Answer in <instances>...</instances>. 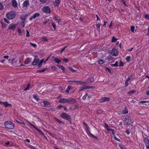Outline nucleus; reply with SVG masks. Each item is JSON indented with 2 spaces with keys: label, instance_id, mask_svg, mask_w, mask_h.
I'll return each instance as SVG.
<instances>
[{
  "label": "nucleus",
  "instance_id": "obj_31",
  "mask_svg": "<svg viewBox=\"0 0 149 149\" xmlns=\"http://www.w3.org/2000/svg\"><path fill=\"white\" fill-rule=\"evenodd\" d=\"M44 62V59H42L41 60L40 62L39 63L38 65V67H40L42 65V64Z\"/></svg>",
  "mask_w": 149,
  "mask_h": 149
},
{
  "label": "nucleus",
  "instance_id": "obj_32",
  "mask_svg": "<svg viewBox=\"0 0 149 149\" xmlns=\"http://www.w3.org/2000/svg\"><path fill=\"white\" fill-rule=\"evenodd\" d=\"M18 34L19 36H21L22 34V33L20 28H18L17 29Z\"/></svg>",
  "mask_w": 149,
  "mask_h": 149
},
{
  "label": "nucleus",
  "instance_id": "obj_58",
  "mask_svg": "<svg viewBox=\"0 0 149 149\" xmlns=\"http://www.w3.org/2000/svg\"><path fill=\"white\" fill-rule=\"evenodd\" d=\"M111 132L112 133V134H113V136H114L115 134L114 130L112 129L111 131Z\"/></svg>",
  "mask_w": 149,
  "mask_h": 149
},
{
  "label": "nucleus",
  "instance_id": "obj_52",
  "mask_svg": "<svg viewBox=\"0 0 149 149\" xmlns=\"http://www.w3.org/2000/svg\"><path fill=\"white\" fill-rule=\"evenodd\" d=\"M126 60L127 61H130V56H127L126 58Z\"/></svg>",
  "mask_w": 149,
  "mask_h": 149
},
{
  "label": "nucleus",
  "instance_id": "obj_27",
  "mask_svg": "<svg viewBox=\"0 0 149 149\" xmlns=\"http://www.w3.org/2000/svg\"><path fill=\"white\" fill-rule=\"evenodd\" d=\"M88 83H92L94 81V79L92 78L91 77L88 79Z\"/></svg>",
  "mask_w": 149,
  "mask_h": 149
},
{
  "label": "nucleus",
  "instance_id": "obj_38",
  "mask_svg": "<svg viewBox=\"0 0 149 149\" xmlns=\"http://www.w3.org/2000/svg\"><path fill=\"white\" fill-rule=\"evenodd\" d=\"M117 40V39L114 37H113L112 39L111 42H115Z\"/></svg>",
  "mask_w": 149,
  "mask_h": 149
},
{
  "label": "nucleus",
  "instance_id": "obj_51",
  "mask_svg": "<svg viewBox=\"0 0 149 149\" xmlns=\"http://www.w3.org/2000/svg\"><path fill=\"white\" fill-rule=\"evenodd\" d=\"M129 79H128L126 81L125 83V86H128V82L129 81Z\"/></svg>",
  "mask_w": 149,
  "mask_h": 149
},
{
  "label": "nucleus",
  "instance_id": "obj_4",
  "mask_svg": "<svg viewBox=\"0 0 149 149\" xmlns=\"http://www.w3.org/2000/svg\"><path fill=\"white\" fill-rule=\"evenodd\" d=\"M68 82L71 83L72 84L77 85H80L84 83V82L81 81L77 80H69Z\"/></svg>",
  "mask_w": 149,
  "mask_h": 149
},
{
  "label": "nucleus",
  "instance_id": "obj_55",
  "mask_svg": "<svg viewBox=\"0 0 149 149\" xmlns=\"http://www.w3.org/2000/svg\"><path fill=\"white\" fill-rule=\"evenodd\" d=\"M124 65L123 63L122 62H121V61L120 62L119 65V66H122Z\"/></svg>",
  "mask_w": 149,
  "mask_h": 149
},
{
  "label": "nucleus",
  "instance_id": "obj_40",
  "mask_svg": "<svg viewBox=\"0 0 149 149\" xmlns=\"http://www.w3.org/2000/svg\"><path fill=\"white\" fill-rule=\"evenodd\" d=\"M42 40L43 41H47L48 40L47 38L45 37H43L42 38Z\"/></svg>",
  "mask_w": 149,
  "mask_h": 149
},
{
  "label": "nucleus",
  "instance_id": "obj_37",
  "mask_svg": "<svg viewBox=\"0 0 149 149\" xmlns=\"http://www.w3.org/2000/svg\"><path fill=\"white\" fill-rule=\"evenodd\" d=\"M43 103L45 105L48 106L50 104L47 101H44Z\"/></svg>",
  "mask_w": 149,
  "mask_h": 149
},
{
  "label": "nucleus",
  "instance_id": "obj_7",
  "mask_svg": "<svg viewBox=\"0 0 149 149\" xmlns=\"http://www.w3.org/2000/svg\"><path fill=\"white\" fill-rule=\"evenodd\" d=\"M76 102V100L72 98H67V102L70 104H72L75 103Z\"/></svg>",
  "mask_w": 149,
  "mask_h": 149
},
{
  "label": "nucleus",
  "instance_id": "obj_16",
  "mask_svg": "<svg viewBox=\"0 0 149 149\" xmlns=\"http://www.w3.org/2000/svg\"><path fill=\"white\" fill-rule=\"evenodd\" d=\"M39 61V59L38 58H36L32 63V64L33 65H36Z\"/></svg>",
  "mask_w": 149,
  "mask_h": 149
},
{
  "label": "nucleus",
  "instance_id": "obj_49",
  "mask_svg": "<svg viewBox=\"0 0 149 149\" xmlns=\"http://www.w3.org/2000/svg\"><path fill=\"white\" fill-rule=\"evenodd\" d=\"M3 20L4 21V22H6L7 23H10V22L9 21H8L6 18H4L3 19Z\"/></svg>",
  "mask_w": 149,
  "mask_h": 149
},
{
  "label": "nucleus",
  "instance_id": "obj_46",
  "mask_svg": "<svg viewBox=\"0 0 149 149\" xmlns=\"http://www.w3.org/2000/svg\"><path fill=\"white\" fill-rule=\"evenodd\" d=\"M30 86V84H28V86H27V87L24 89V91H26V90H28Z\"/></svg>",
  "mask_w": 149,
  "mask_h": 149
},
{
  "label": "nucleus",
  "instance_id": "obj_13",
  "mask_svg": "<svg viewBox=\"0 0 149 149\" xmlns=\"http://www.w3.org/2000/svg\"><path fill=\"white\" fill-rule=\"evenodd\" d=\"M16 27V24H12L10 25L8 27V29L10 30V29H12L14 31Z\"/></svg>",
  "mask_w": 149,
  "mask_h": 149
},
{
  "label": "nucleus",
  "instance_id": "obj_61",
  "mask_svg": "<svg viewBox=\"0 0 149 149\" xmlns=\"http://www.w3.org/2000/svg\"><path fill=\"white\" fill-rule=\"evenodd\" d=\"M114 138L115 139H116V140H117L118 141H120V139H119L117 138L115 136H114Z\"/></svg>",
  "mask_w": 149,
  "mask_h": 149
},
{
  "label": "nucleus",
  "instance_id": "obj_25",
  "mask_svg": "<svg viewBox=\"0 0 149 149\" xmlns=\"http://www.w3.org/2000/svg\"><path fill=\"white\" fill-rule=\"evenodd\" d=\"M60 3L59 0H55L54 3V4L55 6H58Z\"/></svg>",
  "mask_w": 149,
  "mask_h": 149
},
{
  "label": "nucleus",
  "instance_id": "obj_20",
  "mask_svg": "<svg viewBox=\"0 0 149 149\" xmlns=\"http://www.w3.org/2000/svg\"><path fill=\"white\" fill-rule=\"evenodd\" d=\"M83 124L84 125V128H85V129H87V130L89 132L90 128H89L88 125L85 122H84Z\"/></svg>",
  "mask_w": 149,
  "mask_h": 149
},
{
  "label": "nucleus",
  "instance_id": "obj_36",
  "mask_svg": "<svg viewBox=\"0 0 149 149\" xmlns=\"http://www.w3.org/2000/svg\"><path fill=\"white\" fill-rule=\"evenodd\" d=\"M33 97L37 101H38L39 100V98L37 97L36 95H33Z\"/></svg>",
  "mask_w": 149,
  "mask_h": 149
},
{
  "label": "nucleus",
  "instance_id": "obj_10",
  "mask_svg": "<svg viewBox=\"0 0 149 149\" xmlns=\"http://www.w3.org/2000/svg\"><path fill=\"white\" fill-rule=\"evenodd\" d=\"M110 100L109 98L108 97H104L100 100V101L101 102H106V101H109Z\"/></svg>",
  "mask_w": 149,
  "mask_h": 149
},
{
  "label": "nucleus",
  "instance_id": "obj_59",
  "mask_svg": "<svg viewBox=\"0 0 149 149\" xmlns=\"http://www.w3.org/2000/svg\"><path fill=\"white\" fill-rule=\"evenodd\" d=\"M63 107V106L61 105H60L58 106L57 108L58 109H61V108Z\"/></svg>",
  "mask_w": 149,
  "mask_h": 149
},
{
  "label": "nucleus",
  "instance_id": "obj_50",
  "mask_svg": "<svg viewBox=\"0 0 149 149\" xmlns=\"http://www.w3.org/2000/svg\"><path fill=\"white\" fill-rule=\"evenodd\" d=\"M135 92H136L135 91L132 90V91H130L128 93L132 94L134 93H135Z\"/></svg>",
  "mask_w": 149,
  "mask_h": 149
},
{
  "label": "nucleus",
  "instance_id": "obj_2",
  "mask_svg": "<svg viewBox=\"0 0 149 149\" xmlns=\"http://www.w3.org/2000/svg\"><path fill=\"white\" fill-rule=\"evenodd\" d=\"M15 16V13L14 12H11L6 14V17L7 18L11 20L14 18Z\"/></svg>",
  "mask_w": 149,
  "mask_h": 149
},
{
  "label": "nucleus",
  "instance_id": "obj_60",
  "mask_svg": "<svg viewBox=\"0 0 149 149\" xmlns=\"http://www.w3.org/2000/svg\"><path fill=\"white\" fill-rule=\"evenodd\" d=\"M26 36L27 37H29V32L27 30H26Z\"/></svg>",
  "mask_w": 149,
  "mask_h": 149
},
{
  "label": "nucleus",
  "instance_id": "obj_9",
  "mask_svg": "<svg viewBox=\"0 0 149 149\" xmlns=\"http://www.w3.org/2000/svg\"><path fill=\"white\" fill-rule=\"evenodd\" d=\"M40 15V14L38 13H35L32 17L29 18V20L31 21L33 19H35L37 17H38Z\"/></svg>",
  "mask_w": 149,
  "mask_h": 149
},
{
  "label": "nucleus",
  "instance_id": "obj_29",
  "mask_svg": "<svg viewBox=\"0 0 149 149\" xmlns=\"http://www.w3.org/2000/svg\"><path fill=\"white\" fill-rule=\"evenodd\" d=\"M118 65V63L117 61L114 64H111L110 65L111 66L116 67Z\"/></svg>",
  "mask_w": 149,
  "mask_h": 149
},
{
  "label": "nucleus",
  "instance_id": "obj_23",
  "mask_svg": "<svg viewBox=\"0 0 149 149\" xmlns=\"http://www.w3.org/2000/svg\"><path fill=\"white\" fill-rule=\"evenodd\" d=\"M54 60L56 63H59L61 61L57 58H55Z\"/></svg>",
  "mask_w": 149,
  "mask_h": 149
},
{
  "label": "nucleus",
  "instance_id": "obj_35",
  "mask_svg": "<svg viewBox=\"0 0 149 149\" xmlns=\"http://www.w3.org/2000/svg\"><path fill=\"white\" fill-rule=\"evenodd\" d=\"M144 141L146 143H148V139L147 138L145 137L144 138Z\"/></svg>",
  "mask_w": 149,
  "mask_h": 149
},
{
  "label": "nucleus",
  "instance_id": "obj_33",
  "mask_svg": "<svg viewBox=\"0 0 149 149\" xmlns=\"http://www.w3.org/2000/svg\"><path fill=\"white\" fill-rule=\"evenodd\" d=\"M104 62V61L103 60H100L98 62V63L100 64H103Z\"/></svg>",
  "mask_w": 149,
  "mask_h": 149
},
{
  "label": "nucleus",
  "instance_id": "obj_17",
  "mask_svg": "<svg viewBox=\"0 0 149 149\" xmlns=\"http://www.w3.org/2000/svg\"><path fill=\"white\" fill-rule=\"evenodd\" d=\"M31 62V60L30 58H28L25 61L24 64L26 65H29Z\"/></svg>",
  "mask_w": 149,
  "mask_h": 149
},
{
  "label": "nucleus",
  "instance_id": "obj_47",
  "mask_svg": "<svg viewBox=\"0 0 149 149\" xmlns=\"http://www.w3.org/2000/svg\"><path fill=\"white\" fill-rule=\"evenodd\" d=\"M3 8V4L0 3V10H2Z\"/></svg>",
  "mask_w": 149,
  "mask_h": 149
},
{
  "label": "nucleus",
  "instance_id": "obj_41",
  "mask_svg": "<svg viewBox=\"0 0 149 149\" xmlns=\"http://www.w3.org/2000/svg\"><path fill=\"white\" fill-rule=\"evenodd\" d=\"M54 119L57 122H58L59 124H61L62 123V122L60 121L59 120H58L57 118H56L54 117Z\"/></svg>",
  "mask_w": 149,
  "mask_h": 149
},
{
  "label": "nucleus",
  "instance_id": "obj_64",
  "mask_svg": "<svg viewBox=\"0 0 149 149\" xmlns=\"http://www.w3.org/2000/svg\"><path fill=\"white\" fill-rule=\"evenodd\" d=\"M146 146L147 148H149V144L148 143H146Z\"/></svg>",
  "mask_w": 149,
  "mask_h": 149
},
{
  "label": "nucleus",
  "instance_id": "obj_39",
  "mask_svg": "<svg viewBox=\"0 0 149 149\" xmlns=\"http://www.w3.org/2000/svg\"><path fill=\"white\" fill-rule=\"evenodd\" d=\"M68 68L72 72H76L77 71V70H74L71 67H68Z\"/></svg>",
  "mask_w": 149,
  "mask_h": 149
},
{
  "label": "nucleus",
  "instance_id": "obj_21",
  "mask_svg": "<svg viewBox=\"0 0 149 149\" xmlns=\"http://www.w3.org/2000/svg\"><path fill=\"white\" fill-rule=\"evenodd\" d=\"M125 124H130L132 123L131 120L129 119L125 118Z\"/></svg>",
  "mask_w": 149,
  "mask_h": 149
},
{
  "label": "nucleus",
  "instance_id": "obj_56",
  "mask_svg": "<svg viewBox=\"0 0 149 149\" xmlns=\"http://www.w3.org/2000/svg\"><path fill=\"white\" fill-rule=\"evenodd\" d=\"M30 44L31 45V46H32L34 47H36L37 46L35 44L32 43H30Z\"/></svg>",
  "mask_w": 149,
  "mask_h": 149
},
{
  "label": "nucleus",
  "instance_id": "obj_15",
  "mask_svg": "<svg viewBox=\"0 0 149 149\" xmlns=\"http://www.w3.org/2000/svg\"><path fill=\"white\" fill-rule=\"evenodd\" d=\"M91 88V86H83L80 88L79 91H81L84 89H89Z\"/></svg>",
  "mask_w": 149,
  "mask_h": 149
},
{
  "label": "nucleus",
  "instance_id": "obj_24",
  "mask_svg": "<svg viewBox=\"0 0 149 149\" xmlns=\"http://www.w3.org/2000/svg\"><path fill=\"white\" fill-rule=\"evenodd\" d=\"M29 4V2L28 1H25L23 3V6L24 7H27Z\"/></svg>",
  "mask_w": 149,
  "mask_h": 149
},
{
  "label": "nucleus",
  "instance_id": "obj_3",
  "mask_svg": "<svg viewBox=\"0 0 149 149\" xmlns=\"http://www.w3.org/2000/svg\"><path fill=\"white\" fill-rule=\"evenodd\" d=\"M109 52L112 56H116L118 54V51L116 49L113 48L111 50L109 51Z\"/></svg>",
  "mask_w": 149,
  "mask_h": 149
},
{
  "label": "nucleus",
  "instance_id": "obj_5",
  "mask_svg": "<svg viewBox=\"0 0 149 149\" xmlns=\"http://www.w3.org/2000/svg\"><path fill=\"white\" fill-rule=\"evenodd\" d=\"M60 116L63 118L68 120H70L71 119L70 116L64 113H61L60 114Z\"/></svg>",
  "mask_w": 149,
  "mask_h": 149
},
{
  "label": "nucleus",
  "instance_id": "obj_44",
  "mask_svg": "<svg viewBox=\"0 0 149 149\" xmlns=\"http://www.w3.org/2000/svg\"><path fill=\"white\" fill-rule=\"evenodd\" d=\"M145 17L146 19L149 20V15L146 14L145 15Z\"/></svg>",
  "mask_w": 149,
  "mask_h": 149
},
{
  "label": "nucleus",
  "instance_id": "obj_43",
  "mask_svg": "<svg viewBox=\"0 0 149 149\" xmlns=\"http://www.w3.org/2000/svg\"><path fill=\"white\" fill-rule=\"evenodd\" d=\"M51 68L54 71H56L57 68L54 66H52Z\"/></svg>",
  "mask_w": 149,
  "mask_h": 149
},
{
  "label": "nucleus",
  "instance_id": "obj_34",
  "mask_svg": "<svg viewBox=\"0 0 149 149\" xmlns=\"http://www.w3.org/2000/svg\"><path fill=\"white\" fill-rule=\"evenodd\" d=\"M1 24L2 28L3 29L5 28L6 26V24L3 23V22H1Z\"/></svg>",
  "mask_w": 149,
  "mask_h": 149
},
{
  "label": "nucleus",
  "instance_id": "obj_30",
  "mask_svg": "<svg viewBox=\"0 0 149 149\" xmlns=\"http://www.w3.org/2000/svg\"><path fill=\"white\" fill-rule=\"evenodd\" d=\"M54 20L56 21L59 24H61V21L60 19H57L56 17H54L53 18Z\"/></svg>",
  "mask_w": 149,
  "mask_h": 149
},
{
  "label": "nucleus",
  "instance_id": "obj_54",
  "mask_svg": "<svg viewBox=\"0 0 149 149\" xmlns=\"http://www.w3.org/2000/svg\"><path fill=\"white\" fill-rule=\"evenodd\" d=\"M63 61L65 62V63H67L68 62V59L66 58H64Z\"/></svg>",
  "mask_w": 149,
  "mask_h": 149
},
{
  "label": "nucleus",
  "instance_id": "obj_62",
  "mask_svg": "<svg viewBox=\"0 0 149 149\" xmlns=\"http://www.w3.org/2000/svg\"><path fill=\"white\" fill-rule=\"evenodd\" d=\"M114 138L115 139H116V140H117L118 141H120V139H119L117 138L115 136H114Z\"/></svg>",
  "mask_w": 149,
  "mask_h": 149
},
{
  "label": "nucleus",
  "instance_id": "obj_12",
  "mask_svg": "<svg viewBox=\"0 0 149 149\" xmlns=\"http://www.w3.org/2000/svg\"><path fill=\"white\" fill-rule=\"evenodd\" d=\"M128 110L126 108H125V109L122 110L119 112V114H124L127 113L128 112Z\"/></svg>",
  "mask_w": 149,
  "mask_h": 149
},
{
  "label": "nucleus",
  "instance_id": "obj_18",
  "mask_svg": "<svg viewBox=\"0 0 149 149\" xmlns=\"http://www.w3.org/2000/svg\"><path fill=\"white\" fill-rule=\"evenodd\" d=\"M12 6L15 8L17 6V3L16 0H12Z\"/></svg>",
  "mask_w": 149,
  "mask_h": 149
},
{
  "label": "nucleus",
  "instance_id": "obj_8",
  "mask_svg": "<svg viewBox=\"0 0 149 149\" xmlns=\"http://www.w3.org/2000/svg\"><path fill=\"white\" fill-rule=\"evenodd\" d=\"M0 104L3 105L6 107H7L10 106H12L11 104L8 103L7 102H2L0 101Z\"/></svg>",
  "mask_w": 149,
  "mask_h": 149
},
{
  "label": "nucleus",
  "instance_id": "obj_57",
  "mask_svg": "<svg viewBox=\"0 0 149 149\" xmlns=\"http://www.w3.org/2000/svg\"><path fill=\"white\" fill-rule=\"evenodd\" d=\"M52 24L54 29L55 30L56 26L55 24L53 23H52Z\"/></svg>",
  "mask_w": 149,
  "mask_h": 149
},
{
  "label": "nucleus",
  "instance_id": "obj_48",
  "mask_svg": "<svg viewBox=\"0 0 149 149\" xmlns=\"http://www.w3.org/2000/svg\"><path fill=\"white\" fill-rule=\"evenodd\" d=\"M87 95V94H86V95H84L82 97V99L83 100H85L86 99V98Z\"/></svg>",
  "mask_w": 149,
  "mask_h": 149
},
{
  "label": "nucleus",
  "instance_id": "obj_26",
  "mask_svg": "<svg viewBox=\"0 0 149 149\" xmlns=\"http://www.w3.org/2000/svg\"><path fill=\"white\" fill-rule=\"evenodd\" d=\"M59 68L61 69L63 72H65L66 70L65 68L62 65H59L58 66Z\"/></svg>",
  "mask_w": 149,
  "mask_h": 149
},
{
  "label": "nucleus",
  "instance_id": "obj_45",
  "mask_svg": "<svg viewBox=\"0 0 149 149\" xmlns=\"http://www.w3.org/2000/svg\"><path fill=\"white\" fill-rule=\"evenodd\" d=\"M101 24H96V26L97 28V30H100V27Z\"/></svg>",
  "mask_w": 149,
  "mask_h": 149
},
{
  "label": "nucleus",
  "instance_id": "obj_42",
  "mask_svg": "<svg viewBox=\"0 0 149 149\" xmlns=\"http://www.w3.org/2000/svg\"><path fill=\"white\" fill-rule=\"evenodd\" d=\"M135 27L134 26H132L131 27V30L132 32H134V30Z\"/></svg>",
  "mask_w": 149,
  "mask_h": 149
},
{
  "label": "nucleus",
  "instance_id": "obj_19",
  "mask_svg": "<svg viewBox=\"0 0 149 149\" xmlns=\"http://www.w3.org/2000/svg\"><path fill=\"white\" fill-rule=\"evenodd\" d=\"M25 19H23L22 21L21 22L20 26H21V27L23 28L25 26Z\"/></svg>",
  "mask_w": 149,
  "mask_h": 149
},
{
  "label": "nucleus",
  "instance_id": "obj_6",
  "mask_svg": "<svg viewBox=\"0 0 149 149\" xmlns=\"http://www.w3.org/2000/svg\"><path fill=\"white\" fill-rule=\"evenodd\" d=\"M42 10L44 13H50L51 12L50 9L47 6L43 7Z\"/></svg>",
  "mask_w": 149,
  "mask_h": 149
},
{
  "label": "nucleus",
  "instance_id": "obj_1",
  "mask_svg": "<svg viewBox=\"0 0 149 149\" xmlns=\"http://www.w3.org/2000/svg\"><path fill=\"white\" fill-rule=\"evenodd\" d=\"M5 125L6 128L9 129H13L14 127L13 123L10 121L6 122L5 123Z\"/></svg>",
  "mask_w": 149,
  "mask_h": 149
},
{
  "label": "nucleus",
  "instance_id": "obj_63",
  "mask_svg": "<svg viewBox=\"0 0 149 149\" xmlns=\"http://www.w3.org/2000/svg\"><path fill=\"white\" fill-rule=\"evenodd\" d=\"M114 138L115 139H116V140H117L118 141H120V139H119L117 138L115 136H114Z\"/></svg>",
  "mask_w": 149,
  "mask_h": 149
},
{
  "label": "nucleus",
  "instance_id": "obj_14",
  "mask_svg": "<svg viewBox=\"0 0 149 149\" xmlns=\"http://www.w3.org/2000/svg\"><path fill=\"white\" fill-rule=\"evenodd\" d=\"M26 124L28 125H30L32 126L33 127L35 128L38 132H42V131L40 130L37 128L35 126H34L33 124H31L29 122H27Z\"/></svg>",
  "mask_w": 149,
  "mask_h": 149
},
{
  "label": "nucleus",
  "instance_id": "obj_53",
  "mask_svg": "<svg viewBox=\"0 0 149 149\" xmlns=\"http://www.w3.org/2000/svg\"><path fill=\"white\" fill-rule=\"evenodd\" d=\"M10 142L8 141L4 145L6 146H10V145H9L10 144Z\"/></svg>",
  "mask_w": 149,
  "mask_h": 149
},
{
  "label": "nucleus",
  "instance_id": "obj_11",
  "mask_svg": "<svg viewBox=\"0 0 149 149\" xmlns=\"http://www.w3.org/2000/svg\"><path fill=\"white\" fill-rule=\"evenodd\" d=\"M58 102L60 103H65L67 102V98H61L58 101Z\"/></svg>",
  "mask_w": 149,
  "mask_h": 149
},
{
  "label": "nucleus",
  "instance_id": "obj_22",
  "mask_svg": "<svg viewBox=\"0 0 149 149\" xmlns=\"http://www.w3.org/2000/svg\"><path fill=\"white\" fill-rule=\"evenodd\" d=\"M105 128L108 131H111L112 129L109 127L108 125L107 124H105L104 126Z\"/></svg>",
  "mask_w": 149,
  "mask_h": 149
},
{
  "label": "nucleus",
  "instance_id": "obj_28",
  "mask_svg": "<svg viewBox=\"0 0 149 149\" xmlns=\"http://www.w3.org/2000/svg\"><path fill=\"white\" fill-rule=\"evenodd\" d=\"M70 86H68V87L67 88V89L66 90H65V93H68L70 90Z\"/></svg>",
  "mask_w": 149,
  "mask_h": 149
}]
</instances>
